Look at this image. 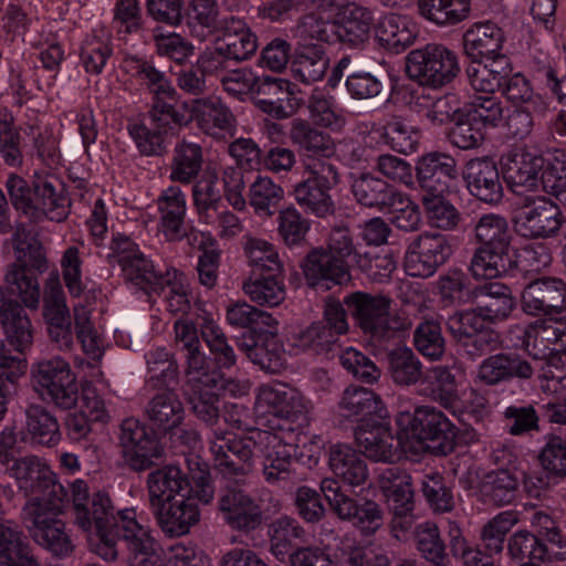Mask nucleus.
<instances>
[{
	"instance_id": "1",
	"label": "nucleus",
	"mask_w": 566,
	"mask_h": 566,
	"mask_svg": "<svg viewBox=\"0 0 566 566\" xmlns=\"http://www.w3.org/2000/svg\"><path fill=\"white\" fill-rule=\"evenodd\" d=\"M67 500L72 503L75 524L94 535L90 539L91 551L107 562H114L118 556L119 520L127 511L135 510L115 512L108 493L91 492L88 483L82 479L69 484Z\"/></svg>"
},
{
	"instance_id": "2",
	"label": "nucleus",
	"mask_w": 566,
	"mask_h": 566,
	"mask_svg": "<svg viewBox=\"0 0 566 566\" xmlns=\"http://www.w3.org/2000/svg\"><path fill=\"white\" fill-rule=\"evenodd\" d=\"M12 207L31 222L44 218L61 222L69 216L70 199L64 184L50 174L35 172L29 184L22 177L11 174L6 182Z\"/></svg>"
},
{
	"instance_id": "3",
	"label": "nucleus",
	"mask_w": 566,
	"mask_h": 566,
	"mask_svg": "<svg viewBox=\"0 0 566 566\" xmlns=\"http://www.w3.org/2000/svg\"><path fill=\"white\" fill-rule=\"evenodd\" d=\"M397 426L406 437L416 440L421 451L434 457H447L457 448L458 428L440 409L429 405L413 411H401Z\"/></svg>"
},
{
	"instance_id": "4",
	"label": "nucleus",
	"mask_w": 566,
	"mask_h": 566,
	"mask_svg": "<svg viewBox=\"0 0 566 566\" xmlns=\"http://www.w3.org/2000/svg\"><path fill=\"white\" fill-rule=\"evenodd\" d=\"M344 304L360 331L377 342L390 340L411 326L408 318L391 313L392 300L385 294L357 291L346 295Z\"/></svg>"
},
{
	"instance_id": "5",
	"label": "nucleus",
	"mask_w": 566,
	"mask_h": 566,
	"mask_svg": "<svg viewBox=\"0 0 566 566\" xmlns=\"http://www.w3.org/2000/svg\"><path fill=\"white\" fill-rule=\"evenodd\" d=\"M66 499H57L41 504L25 502L21 510V521L33 541L52 553L64 557L72 553L73 544L66 533L65 523L60 518Z\"/></svg>"
},
{
	"instance_id": "6",
	"label": "nucleus",
	"mask_w": 566,
	"mask_h": 566,
	"mask_svg": "<svg viewBox=\"0 0 566 566\" xmlns=\"http://www.w3.org/2000/svg\"><path fill=\"white\" fill-rule=\"evenodd\" d=\"M1 459L3 472L17 482L25 496H30L27 502L38 501L45 504L49 501L67 499V490L39 457L28 454L20 458L1 457Z\"/></svg>"
},
{
	"instance_id": "7",
	"label": "nucleus",
	"mask_w": 566,
	"mask_h": 566,
	"mask_svg": "<svg viewBox=\"0 0 566 566\" xmlns=\"http://www.w3.org/2000/svg\"><path fill=\"white\" fill-rule=\"evenodd\" d=\"M458 54L440 43H428L406 56V73L421 86L442 88L460 74Z\"/></svg>"
},
{
	"instance_id": "8",
	"label": "nucleus",
	"mask_w": 566,
	"mask_h": 566,
	"mask_svg": "<svg viewBox=\"0 0 566 566\" xmlns=\"http://www.w3.org/2000/svg\"><path fill=\"white\" fill-rule=\"evenodd\" d=\"M31 382L42 400L61 410L77 405L78 385L70 364L60 356L42 358L31 366Z\"/></svg>"
},
{
	"instance_id": "9",
	"label": "nucleus",
	"mask_w": 566,
	"mask_h": 566,
	"mask_svg": "<svg viewBox=\"0 0 566 566\" xmlns=\"http://www.w3.org/2000/svg\"><path fill=\"white\" fill-rule=\"evenodd\" d=\"M258 400L273 413L271 430L302 433L310 423V402L301 391L286 384L261 386Z\"/></svg>"
},
{
	"instance_id": "10",
	"label": "nucleus",
	"mask_w": 566,
	"mask_h": 566,
	"mask_svg": "<svg viewBox=\"0 0 566 566\" xmlns=\"http://www.w3.org/2000/svg\"><path fill=\"white\" fill-rule=\"evenodd\" d=\"M255 446L254 433L247 437L221 429L213 430L210 452L214 468L228 480L247 476L253 470Z\"/></svg>"
},
{
	"instance_id": "11",
	"label": "nucleus",
	"mask_w": 566,
	"mask_h": 566,
	"mask_svg": "<svg viewBox=\"0 0 566 566\" xmlns=\"http://www.w3.org/2000/svg\"><path fill=\"white\" fill-rule=\"evenodd\" d=\"M217 512L231 530L249 534L263 522V512L256 500L238 482L228 480L216 495Z\"/></svg>"
},
{
	"instance_id": "12",
	"label": "nucleus",
	"mask_w": 566,
	"mask_h": 566,
	"mask_svg": "<svg viewBox=\"0 0 566 566\" xmlns=\"http://www.w3.org/2000/svg\"><path fill=\"white\" fill-rule=\"evenodd\" d=\"M321 492L324 494L331 510L342 521L350 522L367 534L381 526L382 511L375 501L350 497L342 491L339 482L332 478L322 480Z\"/></svg>"
},
{
	"instance_id": "13",
	"label": "nucleus",
	"mask_w": 566,
	"mask_h": 566,
	"mask_svg": "<svg viewBox=\"0 0 566 566\" xmlns=\"http://www.w3.org/2000/svg\"><path fill=\"white\" fill-rule=\"evenodd\" d=\"M452 247L447 235L424 231L407 245L403 268L412 277L432 276L451 256Z\"/></svg>"
},
{
	"instance_id": "14",
	"label": "nucleus",
	"mask_w": 566,
	"mask_h": 566,
	"mask_svg": "<svg viewBox=\"0 0 566 566\" xmlns=\"http://www.w3.org/2000/svg\"><path fill=\"white\" fill-rule=\"evenodd\" d=\"M562 226L559 206L544 196L526 197L514 219L516 232L531 239L556 237Z\"/></svg>"
},
{
	"instance_id": "15",
	"label": "nucleus",
	"mask_w": 566,
	"mask_h": 566,
	"mask_svg": "<svg viewBox=\"0 0 566 566\" xmlns=\"http://www.w3.org/2000/svg\"><path fill=\"white\" fill-rule=\"evenodd\" d=\"M119 521L117 546L127 551L129 566H165L158 543L150 530L137 521L136 511H127Z\"/></svg>"
},
{
	"instance_id": "16",
	"label": "nucleus",
	"mask_w": 566,
	"mask_h": 566,
	"mask_svg": "<svg viewBox=\"0 0 566 566\" xmlns=\"http://www.w3.org/2000/svg\"><path fill=\"white\" fill-rule=\"evenodd\" d=\"M119 440L126 464L135 472L149 470L163 458L164 448L137 419L123 420Z\"/></svg>"
},
{
	"instance_id": "17",
	"label": "nucleus",
	"mask_w": 566,
	"mask_h": 566,
	"mask_svg": "<svg viewBox=\"0 0 566 566\" xmlns=\"http://www.w3.org/2000/svg\"><path fill=\"white\" fill-rule=\"evenodd\" d=\"M43 317L51 340L61 349H70L73 345L72 319L57 274H52L45 283Z\"/></svg>"
},
{
	"instance_id": "18",
	"label": "nucleus",
	"mask_w": 566,
	"mask_h": 566,
	"mask_svg": "<svg viewBox=\"0 0 566 566\" xmlns=\"http://www.w3.org/2000/svg\"><path fill=\"white\" fill-rule=\"evenodd\" d=\"M458 177V161L448 153L430 151L416 161L413 178L423 195L447 192Z\"/></svg>"
},
{
	"instance_id": "19",
	"label": "nucleus",
	"mask_w": 566,
	"mask_h": 566,
	"mask_svg": "<svg viewBox=\"0 0 566 566\" xmlns=\"http://www.w3.org/2000/svg\"><path fill=\"white\" fill-rule=\"evenodd\" d=\"M535 367L517 353H497L484 358L476 369V380L493 387L513 379L530 380Z\"/></svg>"
},
{
	"instance_id": "20",
	"label": "nucleus",
	"mask_w": 566,
	"mask_h": 566,
	"mask_svg": "<svg viewBox=\"0 0 566 566\" xmlns=\"http://www.w3.org/2000/svg\"><path fill=\"white\" fill-rule=\"evenodd\" d=\"M462 178L471 196L478 200L496 205L503 198V186L496 164L488 157L473 158L467 161Z\"/></svg>"
},
{
	"instance_id": "21",
	"label": "nucleus",
	"mask_w": 566,
	"mask_h": 566,
	"mask_svg": "<svg viewBox=\"0 0 566 566\" xmlns=\"http://www.w3.org/2000/svg\"><path fill=\"white\" fill-rule=\"evenodd\" d=\"M522 306L531 315H551L566 310V283L557 277L530 282L522 293Z\"/></svg>"
},
{
	"instance_id": "22",
	"label": "nucleus",
	"mask_w": 566,
	"mask_h": 566,
	"mask_svg": "<svg viewBox=\"0 0 566 566\" xmlns=\"http://www.w3.org/2000/svg\"><path fill=\"white\" fill-rule=\"evenodd\" d=\"M503 175L510 189L515 193L533 191L538 187L547 157L517 149L503 157Z\"/></svg>"
},
{
	"instance_id": "23",
	"label": "nucleus",
	"mask_w": 566,
	"mask_h": 566,
	"mask_svg": "<svg viewBox=\"0 0 566 566\" xmlns=\"http://www.w3.org/2000/svg\"><path fill=\"white\" fill-rule=\"evenodd\" d=\"M25 308L17 298L7 296L0 286V324L7 342L19 354L31 348L34 337V327Z\"/></svg>"
},
{
	"instance_id": "24",
	"label": "nucleus",
	"mask_w": 566,
	"mask_h": 566,
	"mask_svg": "<svg viewBox=\"0 0 566 566\" xmlns=\"http://www.w3.org/2000/svg\"><path fill=\"white\" fill-rule=\"evenodd\" d=\"M473 303L489 324L502 323L516 308V298L512 289L497 281L486 282L473 287Z\"/></svg>"
},
{
	"instance_id": "25",
	"label": "nucleus",
	"mask_w": 566,
	"mask_h": 566,
	"mask_svg": "<svg viewBox=\"0 0 566 566\" xmlns=\"http://www.w3.org/2000/svg\"><path fill=\"white\" fill-rule=\"evenodd\" d=\"M112 253L108 254L109 264L117 263L125 277L135 285H144L156 279L155 266L139 251L138 247L126 235L115 237L111 244Z\"/></svg>"
},
{
	"instance_id": "26",
	"label": "nucleus",
	"mask_w": 566,
	"mask_h": 566,
	"mask_svg": "<svg viewBox=\"0 0 566 566\" xmlns=\"http://www.w3.org/2000/svg\"><path fill=\"white\" fill-rule=\"evenodd\" d=\"M158 526L169 537L189 534L200 522V510L193 497L172 500L151 510Z\"/></svg>"
},
{
	"instance_id": "27",
	"label": "nucleus",
	"mask_w": 566,
	"mask_h": 566,
	"mask_svg": "<svg viewBox=\"0 0 566 566\" xmlns=\"http://www.w3.org/2000/svg\"><path fill=\"white\" fill-rule=\"evenodd\" d=\"M22 439L32 446L53 448L62 439L57 418L42 403H28L23 411Z\"/></svg>"
},
{
	"instance_id": "28",
	"label": "nucleus",
	"mask_w": 566,
	"mask_h": 566,
	"mask_svg": "<svg viewBox=\"0 0 566 566\" xmlns=\"http://www.w3.org/2000/svg\"><path fill=\"white\" fill-rule=\"evenodd\" d=\"M400 191L385 179L373 172H359L352 177L350 192L358 205L368 209L385 211L390 203L397 202Z\"/></svg>"
},
{
	"instance_id": "29",
	"label": "nucleus",
	"mask_w": 566,
	"mask_h": 566,
	"mask_svg": "<svg viewBox=\"0 0 566 566\" xmlns=\"http://www.w3.org/2000/svg\"><path fill=\"white\" fill-rule=\"evenodd\" d=\"M185 413L182 401L170 387L157 392L145 407L150 428L160 434H167L182 424Z\"/></svg>"
},
{
	"instance_id": "30",
	"label": "nucleus",
	"mask_w": 566,
	"mask_h": 566,
	"mask_svg": "<svg viewBox=\"0 0 566 566\" xmlns=\"http://www.w3.org/2000/svg\"><path fill=\"white\" fill-rule=\"evenodd\" d=\"M147 492L150 510L186 496L191 491L187 475L176 465H166L151 471L147 476Z\"/></svg>"
},
{
	"instance_id": "31",
	"label": "nucleus",
	"mask_w": 566,
	"mask_h": 566,
	"mask_svg": "<svg viewBox=\"0 0 566 566\" xmlns=\"http://www.w3.org/2000/svg\"><path fill=\"white\" fill-rule=\"evenodd\" d=\"M503 43L502 29L491 22L475 23L463 34V52L471 61H493L505 56L501 53Z\"/></svg>"
},
{
	"instance_id": "32",
	"label": "nucleus",
	"mask_w": 566,
	"mask_h": 566,
	"mask_svg": "<svg viewBox=\"0 0 566 566\" xmlns=\"http://www.w3.org/2000/svg\"><path fill=\"white\" fill-rule=\"evenodd\" d=\"M355 440L365 457L376 462H390L396 457L395 439L390 429L379 420L359 423Z\"/></svg>"
},
{
	"instance_id": "33",
	"label": "nucleus",
	"mask_w": 566,
	"mask_h": 566,
	"mask_svg": "<svg viewBox=\"0 0 566 566\" xmlns=\"http://www.w3.org/2000/svg\"><path fill=\"white\" fill-rule=\"evenodd\" d=\"M301 266L307 284L312 287L323 282L340 285L350 280L349 265H344L324 248L308 252Z\"/></svg>"
},
{
	"instance_id": "34",
	"label": "nucleus",
	"mask_w": 566,
	"mask_h": 566,
	"mask_svg": "<svg viewBox=\"0 0 566 566\" xmlns=\"http://www.w3.org/2000/svg\"><path fill=\"white\" fill-rule=\"evenodd\" d=\"M157 208L160 213L159 231L168 241H178L186 233V197L180 187L170 186L163 190L157 199Z\"/></svg>"
},
{
	"instance_id": "35",
	"label": "nucleus",
	"mask_w": 566,
	"mask_h": 566,
	"mask_svg": "<svg viewBox=\"0 0 566 566\" xmlns=\"http://www.w3.org/2000/svg\"><path fill=\"white\" fill-rule=\"evenodd\" d=\"M220 30L222 35L218 44L235 63L248 61L256 52V35L243 19L227 17L220 22Z\"/></svg>"
},
{
	"instance_id": "36",
	"label": "nucleus",
	"mask_w": 566,
	"mask_h": 566,
	"mask_svg": "<svg viewBox=\"0 0 566 566\" xmlns=\"http://www.w3.org/2000/svg\"><path fill=\"white\" fill-rule=\"evenodd\" d=\"M291 62L294 76L305 84L321 81L329 66L325 48L313 42H296Z\"/></svg>"
},
{
	"instance_id": "37",
	"label": "nucleus",
	"mask_w": 566,
	"mask_h": 566,
	"mask_svg": "<svg viewBox=\"0 0 566 566\" xmlns=\"http://www.w3.org/2000/svg\"><path fill=\"white\" fill-rule=\"evenodd\" d=\"M289 138L300 155L307 158L329 157L335 150V144L329 134L302 118L291 122Z\"/></svg>"
},
{
	"instance_id": "38",
	"label": "nucleus",
	"mask_w": 566,
	"mask_h": 566,
	"mask_svg": "<svg viewBox=\"0 0 566 566\" xmlns=\"http://www.w3.org/2000/svg\"><path fill=\"white\" fill-rule=\"evenodd\" d=\"M339 409L346 418H356L359 423L370 422V419L385 417L386 409L381 398L371 389L349 386L339 400Z\"/></svg>"
},
{
	"instance_id": "39",
	"label": "nucleus",
	"mask_w": 566,
	"mask_h": 566,
	"mask_svg": "<svg viewBox=\"0 0 566 566\" xmlns=\"http://www.w3.org/2000/svg\"><path fill=\"white\" fill-rule=\"evenodd\" d=\"M380 486L392 514L412 513L415 502L411 476L405 470L398 467L386 469L380 476Z\"/></svg>"
},
{
	"instance_id": "40",
	"label": "nucleus",
	"mask_w": 566,
	"mask_h": 566,
	"mask_svg": "<svg viewBox=\"0 0 566 566\" xmlns=\"http://www.w3.org/2000/svg\"><path fill=\"white\" fill-rule=\"evenodd\" d=\"M156 279L150 282H145L139 287L146 293L160 294L168 290L166 294L167 306L169 312L174 314H186L190 310V300L188 296V286L184 282L182 274L176 270L166 272L155 271Z\"/></svg>"
},
{
	"instance_id": "41",
	"label": "nucleus",
	"mask_w": 566,
	"mask_h": 566,
	"mask_svg": "<svg viewBox=\"0 0 566 566\" xmlns=\"http://www.w3.org/2000/svg\"><path fill=\"white\" fill-rule=\"evenodd\" d=\"M0 566H40L27 536L12 522H0Z\"/></svg>"
},
{
	"instance_id": "42",
	"label": "nucleus",
	"mask_w": 566,
	"mask_h": 566,
	"mask_svg": "<svg viewBox=\"0 0 566 566\" xmlns=\"http://www.w3.org/2000/svg\"><path fill=\"white\" fill-rule=\"evenodd\" d=\"M328 464L333 473L348 485L358 486L368 479L365 460L347 444L338 443L329 448Z\"/></svg>"
},
{
	"instance_id": "43",
	"label": "nucleus",
	"mask_w": 566,
	"mask_h": 566,
	"mask_svg": "<svg viewBox=\"0 0 566 566\" xmlns=\"http://www.w3.org/2000/svg\"><path fill=\"white\" fill-rule=\"evenodd\" d=\"M39 274L10 263L4 273L6 286H1L7 296L17 295L20 303L31 311H36L40 306L41 290Z\"/></svg>"
},
{
	"instance_id": "44",
	"label": "nucleus",
	"mask_w": 566,
	"mask_h": 566,
	"mask_svg": "<svg viewBox=\"0 0 566 566\" xmlns=\"http://www.w3.org/2000/svg\"><path fill=\"white\" fill-rule=\"evenodd\" d=\"M373 24L374 15L369 9L349 6L342 12L335 33L340 42L352 48H361L370 38Z\"/></svg>"
},
{
	"instance_id": "45",
	"label": "nucleus",
	"mask_w": 566,
	"mask_h": 566,
	"mask_svg": "<svg viewBox=\"0 0 566 566\" xmlns=\"http://www.w3.org/2000/svg\"><path fill=\"white\" fill-rule=\"evenodd\" d=\"M512 72L507 56H500L489 63L471 61L467 67L470 86L476 92L494 93L500 90Z\"/></svg>"
},
{
	"instance_id": "46",
	"label": "nucleus",
	"mask_w": 566,
	"mask_h": 566,
	"mask_svg": "<svg viewBox=\"0 0 566 566\" xmlns=\"http://www.w3.org/2000/svg\"><path fill=\"white\" fill-rule=\"evenodd\" d=\"M202 164V147L182 138L174 147L169 178L172 181L188 185L198 178Z\"/></svg>"
},
{
	"instance_id": "47",
	"label": "nucleus",
	"mask_w": 566,
	"mask_h": 566,
	"mask_svg": "<svg viewBox=\"0 0 566 566\" xmlns=\"http://www.w3.org/2000/svg\"><path fill=\"white\" fill-rule=\"evenodd\" d=\"M29 235L24 223L15 224L11 238L15 255L13 263L36 274H42L49 268L44 247L40 240L34 237L29 238Z\"/></svg>"
},
{
	"instance_id": "48",
	"label": "nucleus",
	"mask_w": 566,
	"mask_h": 566,
	"mask_svg": "<svg viewBox=\"0 0 566 566\" xmlns=\"http://www.w3.org/2000/svg\"><path fill=\"white\" fill-rule=\"evenodd\" d=\"M195 118L200 129L208 135L217 132H232L237 118L230 107L220 99L201 98L196 101Z\"/></svg>"
},
{
	"instance_id": "49",
	"label": "nucleus",
	"mask_w": 566,
	"mask_h": 566,
	"mask_svg": "<svg viewBox=\"0 0 566 566\" xmlns=\"http://www.w3.org/2000/svg\"><path fill=\"white\" fill-rule=\"evenodd\" d=\"M386 358L388 374L397 386L411 387L423 379V365L411 348H394Z\"/></svg>"
},
{
	"instance_id": "50",
	"label": "nucleus",
	"mask_w": 566,
	"mask_h": 566,
	"mask_svg": "<svg viewBox=\"0 0 566 566\" xmlns=\"http://www.w3.org/2000/svg\"><path fill=\"white\" fill-rule=\"evenodd\" d=\"M512 251L479 247L474 250L469 271L474 280H491L507 273L514 265Z\"/></svg>"
},
{
	"instance_id": "51",
	"label": "nucleus",
	"mask_w": 566,
	"mask_h": 566,
	"mask_svg": "<svg viewBox=\"0 0 566 566\" xmlns=\"http://www.w3.org/2000/svg\"><path fill=\"white\" fill-rule=\"evenodd\" d=\"M378 42L394 53H400L411 46L416 33L409 28L406 17L389 13L382 17L375 27Z\"/></svg>"
},
{
	"instance_id": "52",
	"label": "nucleus",
	"mask_w": 566,
	"mask_h": 566,
	"mask_svg": "<svg viewBox=\"0 0 566 566\" xmlns=\"http://www.w3.org/2000/svg\"><path fill=\"white\" fill-rule=\"evenodd\" d=\"M420 15L440 25L451 27L464 21L471 10L470 0H418Z\"/></svg>"
},
{
	"instance_id": "53",
	"label": "nucleus",
	"mask_w": 566,
	"mask_h": 566,
	"mask_svg": "<svg viewBox=\"0 0 566 566\" xmlns=\"http://www.w3.org/2000/svg\"><path fill=\"white\" fill-rule=\"evenodd\" d=\"M164 95L154 97L148 111V118L166 137L171 139L179 135L180 130L190 123L185 111Z\"/></svg>"
},
{
	"instance_id": "54",
	"label": "nucleus",
	"mask_w": 566,
	"mask_h": 566,
	"mask_svg": "<svg viewBox=\"0 0 566 566\" xmlns=\"http://www.w3.org/2000/svg\"><path fill=\"white\" fill-rule=\"evenodd\" d=\"M479 491L485 504L507 505L516 497L518 480L507 470L494 471L484 476Z\"/></svg>"
},
{
	"instance_id": "55",
	"label": "nucleus",
	"mask_w": 566,
	"mask_h": 566,
	"mask_svg": "<svg viewBox=\"0 0 566 566\" xmlns=\"http://www.w3.org/2000/svg\"><path fill=\"white\" fill-rule=\"evenodd\" d=\"M147 384L153 389L169 388L178 384L179 367L170 352L165 347L151 349L146 355Z\"/></svg>"
},
{
	"instance_id": "56",
	"label": "nucleus",
	"mask_w": 566,
	"mask_h": 566,
	"mask_svg": "<svg viewBox=\"0 0 566 566\" xmlns=\"http://www.w3.org/2000/svg\"><path fill=\"white\" fill-rule=\"evenodd\" d=\"M124 69L145 84L154 94V97L164 95L169 99L177 98V91L165 73L156 69L150 62L138 56H127L124 60Z\"/></svg>"
},
{
	"instance_id": "57",
	"label": "nucleus",
	"mask_w": 566,
	"mask_h": 566,
	"mask_svg": "<svg viewBox=\"0 0 566 566\" xmlns=\"http://www.w3.org/2000/svg\"><path fill=\"white\" fill-rule=\"evenodd\" d=\"M305 530L297 520L284 515L275 518L269 525L270 551L279 559H283L286 555L294 552L293 542L304 539Z\"/></svg>"
},
{
	"instance_id": "58",
	"label": "nucleus",
	"mask_w": 566,
	"mask_h": 566,
	"mask_svg": "<svg viewBox=\"0 0 566 566\" xmlns=\"http://www.w3.org/2000/svg\"><path fill=\"white\" fill-rule=\"evenodd\" d=\"M254 439L256 440V444L264 446V459L295 462L301 433L283 432L280 430H255Z\"/></svg>"
},
{
	"instance_id": "59",
	"label": "nucleus",
	"mask_w": 566,
	"mask_h": 566,
	"mask_svg": "<svg viewBox=\"0 0 566 566\" xmlns=\"http://www.w3.org/2000/svg\"><path fill=\"white\" fill-rule=\"evenodd\" d=\"M415 539L421 557L433 566H448L450 563L447 546L436 523L427 521L416 526Z\"/></svg>"
},
{
	"instance_id": "60",
	"label": "nucleus",
	"mask_w": 566,
	"mask_h": 566,
	"mask_svg": "<svg viewBox=\"0 0 566 566\" xmlns=\"http://www.w3.org/2000/svg\"><path fill=\"white\" fill-rule=\"evenodd\" d=\"M328 191L317 184L305 179L294 186L293 195L297 205L306 213L325 218L334 212V201Z\"/></svg>"
},
{
	"instance_id": "61",
	"label": "nucleus",
	"mask_w": 566,
	"mask_h": 566,
	"mask_svg": "<svg viewBox=\"0 0 566 566\" xmlns=\"http://www.w3.org/2000/svg\"><path fill=\"white\" fill-rule=\"evenodd\" d=\"M474 234L480 247L512 251L509 223L499 214L482 216L474 227Z\"/></svg>"
},
{
	"instance_id": "62",
	"label": "nucleus",
	"mask_w": 566,
	"mask_h": 566,
	"mask_svg": "<svg viewBox=\"0 0 566 566\" xmlns=\"http://www.w3.org/2000/svg\"><path fill=\"white\" fill-rule=\"evenodd\" d=\"M280 274L268 273L260 279L249 280L243 284V291L252 302L259 305L277 306L285 298V286L283 280L279 277Z\"/></svg>"
},
{
	"instance_id": "63",
	"label": "nucleus",
	"mask_w": 566,
	"mask_h": 566,
	"mask_svg": "<svg viewBox=\"0 0 566 566\" xmlns=\"http://www.w3.org/2000/svg\"><path fill=\"white\" fill-rule=\"evenodd\" d=\"M283 189L270 177L258 176L250 185L248 198L255 213L270 217L283 199Z\"/></svg>"
},
{
	"instance_id": "64",
	"label": "nucleus",
	"mask_w": 566,
	"mask_h": 566,
	"mask_svg": "<svg viewBox=\"0 0 566 566\" xmlns=\"http://www.w3.org/2000/svg\"><path fill=\"white\" fill-rule=\"evenodd\" d=\"M541 185L547 195L566 206V151L555 150L548 155Z\"/></svg>"
}]
</instances>
